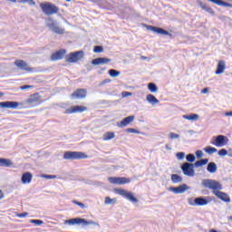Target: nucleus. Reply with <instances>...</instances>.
Here are the masks:
<instances>
[{
    "mask_svg": "<svg viewBox=\"0 0 232 232\" xmlns=\"http://www.w3.org/2000/svg\"><path fill=\"white\" fill-rule=\"evenodd\" d=\"M149 28L152 31L155 32L156 34H160V35H169V37H171V35H173L172 34H169V32L160 28V27H156L153 25L149 26Z\"/></svg>",
    "mask_w": 232,
    "mask_h": 232,
    "instance_id": "19",
    "label": "nucleus"
},
{
    "mask_svg": "<svg viewBox=\"0 0 232 232\" xmlns=\"http://www.w3.org/2000/svg\"><path fill=\"white\" fill-rule=\"evenodd\" d=\"M122 96H123V97H130V96H131V92H122Z\"/></svg>",
    "mask_w": 232,
    "mask_h": 232,
    "instance_id": "50",
    "label": "nucleus"
},
{
    "mask_svg": "<svg viewBox=\"0 0 232 232\" xmlns=\"http://www.w3.org/2000/svg\"><path fill=\"white\" fill-rule=\"evenodd\" d=\"M14 64L19 70H23L24 72H29V73L34 72V68L28 66V63L24 60H15Z\"/></svg>",
    "mask_w": 232,
    "mask_h": 232,
    "instance_id": "10",
    "label": "nucleus"
},
{
    "mask_svg": "<svg viewBox=\"0 0 232 232\" xmlns=\"http://www.w3.org/2000/svg\"><path fill=\"white\" fill-rule=\"evenodd\" d=\"M88 107L82 105H75L71 106L69 109L65 110V113L67 115H72L73 113H82L83 111H87Z\"/></svg>",
    "mask_w": 232,
    "mask_h": 232,
    "instance_id": "8",
    "label": "nucleus"
},
{
    "mask_svg": "<svg viewBox=\"0 0 232 232\" xmlns=\"http://www.w3.org/2000/svg\"><path fill=\"white\" fill-rule=\"evenodd\" d=\"M72 204H75L76 206H79L80 208H82V209H84V208H86V205H84V203L79 202L77 200H72Z\"/></svg>",
    "mask_w": 232,
    "mask_h": 232,
    "instance_id": "39",
    "label": "nucleus"
},
{
    "mask_svg": "<svg viewBox=\"0 0 232 232\" xmlns=\"http://www.w3.org/2000/svg\"><path fill=\"white\" fill-rule=\"evenodd\" d=\"M117 202V198H111L110 197L105 198V204H115Z\"/></svg>",
    "mask_w": 232,
    "mask_h": 232,
    "instance_id": "36",
    "label": "nucleus"
},
{
    "mask_svg": "<svg viewBox=\"0 0 232 232\" xmlns=\"http://www.w3.org/2000/svg\"><path fill=\"white\" fill-rule=\"evenodd\" d=\"M63 159L64 160H81L82 159H88V155L84 152L79 151H65Z\"/></svg>",
    "mask_w": 232,
    "mask_h": 232,
    "instance_id": "3",
    "label": "nucleus"
},
{
    "mask_svg": "<svg viewBox=\"0 0 232 232\" xmlns=\"http://www.w3.org/2000/svg\"><path fill=\"white\" fill-rule=\"evenodd\" d=\"M141 59H143L145 61V59H147V57L145 56H141Z\"/></svg>",
    "mask_w": 232,
    "mask_h": 232,
    "instance_id": "55",
    "label": "nucleus"
},
{
    "mask_svg": "<svg viewBox=\"0 0 232 232\" xmlns=\"http://www.w3.org/2000/svg\"><path fill=\"white\" fill-rule=\"evenodd\" d=\"M228 218H229V220H231V221H232V216H230Z\"/></svg>",
    "mask_w": 232,
    "mask_h": 232,
    "instance_id": "58",
    "label": "nucleus"
},
{
    "mask_svg": "<svg viewBox=\"0 0 232 232\" xmlns=\"http://www.w3.org/2000/svg\"><path fill=\"white\" fill-rule=\"evenodd\" d=\"M148 102H150V104H159V99H157V97H155V95L153 94H148L146 97Z\"/></svg>",
    "mask_w": 232,
    "mask_h": 232,
    "instance_id": "26",
    "label": "nucleus"
},
{
    "mask_svg": "<svg viewBox=\"0 0 232 232\" xmlns=\"http://www.w3.org/2000/svg\"><path fill=\"white\" fill-rule=\"evenodd\" d=\"M109 63H111V60L105 57L96 58L92 61V64H93V66H99L101 64H108Z\"/></svg>",
    "mask_w": 232,
    "mask_h": 232,
    "instance_id": "18",
    "label": "nucleus"
},
{
    "mask_svg": "<svg viewBox=\"0 0 232 232\" xmlns=\"http://www.w3.org/2000/svg\"><path fill=\"white\" fill-rule=\"evenodd\" d=\"M65 1H67L68 3H70V1H72V0H65Z\"/></svg>",
    "mask_w": 232,
    "mask_h": 232,
    "instance_id": "59",
    "label": "nucleus"
},
{
    "mask_svg": "<svg viewBox=\"0 0 232 232\" xmlns=\"http://www.w3.org/2000/svg\"><path fill=\"white\" fill-rule=\"evenodd\" d=\"M3 95H5V93H3V92H0V97H3Z\"/></svg>",
    "mask_w": 232,
    "mask_h": 232,
    "instance_id": "56",
    "label": "nucleus"
},
{
    "mask_svg": "<svg viewBox=\"0 0 232 232\" xmlns=\"http://www.w3.org/2000/svg\"><path fill=\"white\" fill-rule=\"evenodd\" d=\"M0 166L2 168H12L14 162L10 159L0 158Z\"/></svg>",
    "mask_w": 232,
    "mask_h": 232,
    "instance_id": "23",
    "label": "nucleus"
},
{
    "mask_svg": "<svg viewBox=\"0 0 232 232\" xmlns=\"http://www.w3.org/2000/svg\"><path fill=\"white\" fill-rule=\"evenodd\" d=\"M208 92H209V89H208V88H204V89L201 91V93L205 94V93H208Z\"/></svg>",
    "mask_w": 232,
    "mask_h": 232,
    "instance_id": "52",
    "label": "nucleus"
},
{
    "mask_svg": "<svg viewBox=\"0 0 232 232\" xmlns=\"http://www.w3.org/2000/svg\"><path fill=\"white\" fill-rule=\"evenodd\" d=\"M86 95H88V91L86 89H77L72 94V99H86Z\"/></svg>",
    "mask_w": 232,
    "mask_h": 232,
    "instance_id": "12",
    "label": "nucleus"
},
{
    "mask_svg": "<svg viewBox=\"0 0 232 232\" xmlns=\"http://www.w3.org/2000/svg\"><path fill=\"white\" fill-rule=\"evenodd\" d=\"M187 160H188V162H195V155L188 154L187 155Z\"/></svg>",
    "mask_w": 232,
    "mask_h": 232,
    "instance_id": "40",
    "label": "nucleus"
},
{
    "mask_svg": "<svg viewBox=\"0 0 232 232\" xmlns=\"http://www.w3.org/2000/svg\"><path fill=\"white\" fill-rule=\"evenodd\" d=\"M148 89L151 92V93H157V92H159V87H157V84L153 82H150L148 84Z\"/></svg>",
    "mask_w": 232,
    "mask_h": 232,
    "instance_id": "31",
    "label": "nucleus"
},
{
    "mask_svg": "<svg viewBox=\"0 0 232 232\" xmlns=\"http://www.w3.org/2000/svg\"><path fill=\"white\" fill-rule=\"evenodd\" d=\"M111 82L110 79H106V80L103 81V83L105 84L106 82Z\"/></svg>",
    "mask_w": 232,
    "mask_h": 232,
    "instance_id": "54",
    "label": "nucleus"
},
{
    "mask_svg": "<svg viewBox=\"0 0 232 232\" xmlns=\"http://www.w3.org/2000/svg\"><path fill=\"white\" fill-rule=\"evenodd\" d=\"M169 139L173 140V139H179V134L175 133V132H170L169 133Z\"/></svg>",
    "mask_w": 232,
    "mask_h": 232,
    "instance_id": "46",
    "label": "nucleus"
},
{
    "mask_svg": "<svg viewBox=\"0 0 232 232\" xmlns=\"http://www.w3.org/2000/svg\"><path fill=\"white\" fill-rule=\"evenodd\" d=\"M3 198H5V193L0 189V200H3Z\"/></svg>",
    "mask_w": 232,
    "mask_h": 232,
    "instance_id": "51",
    "label": "nucleus"
},
{
    "mask_svg": "<svg viewBox=\"0 0 232 232\" xmlns=\"http://www.w3.org/2000/svg\"><path fill=\"white\" fill-rule=\"evenodd\" d=\"M109 75L111 77H119V75H121V72H119V71L115 70V69H111L109 71Z\"/></svg>",
    "mask_w": 232,
    "mask_h": 232,
    "instance_id": "35",
    "label": "nucleus"
},
{
    "mask_svg": "<svg viewBox=\"0 0 232 232\" xmlns=\"http://www.w3.org/2000/svg\"><path fill=\"white\" fill-rule=\"evenodd\" d=\"M64 55H66V49H61L52 53L51 61H61L62 59H64Z\"/></svg>",
    "mask_w": 232,
    "mask_h": 232,
    "instance_id": "13",
    "label": "nucleus"
},
{
    "mask_svg": "<svg viewBox=\"0 0 232 232\" xmlns=\"http://www.w3.org/2000/svg\"><path fill=\"white\" fill-rule=\"evenodd\" d=\"M65 224H69V226H75L76 224H83V226H90V224H93V222L87 221L84 218H75L65 220Z\"/></svg>",
    "mask_w": 232,
    "mask_h": 232,
    "instance_id": "9",
    "label": "nucleus"
},
{
    "mask_svg": "<svg viewBox=\"0 0 232 232\" xmlns=\"http://www.w3.org/2000/svg\"><path fill=\"white\" fill-rule=\"evenodd\" d=\"M199 5L202 8V10H205L208 14H211V15H215V11L213 10V8L207 6L206 4L203 3H199Z\"/></svg>",
    "mask_w": 232,
    "mask_h": 232,
    "instance_id": "27",
    "label": "nucleus"
},
{
    "mask_svg": "<svg viewBox=\"0 0 232 232\" xmlns=\"http://www.w3.org/2000/svg\"><path fill=\"white\" fill-rule=\"evenodd\" d=\"M211 202V199L208 200L205 198H196L194 199L195 206H208Z\"/></svg>",
    "mask_w": 232,
    "mask_h": 232,
    "instance_id": "22",
    "label": "nucleus"
},
{
    "mask_svg": "<svg viewBox=\"0 0 232 232\" xmlns=\"http://www.w3.org/2000/svg\"><path fill=\"white\" fill-rule=\"evenodd\" d=\"M208 161H209V160H208V159L199 160L195 162L194 166L196 168H200L202 166H206V164H208Z\"/></svg>",
    "mask_w": 232,
    "mask_h": 232,
    "instance_id": "30",
    "label": "nucleus"
},
{
    "mask_svg": "<svg viewBox=\"0 0 232 232\" xmlns=\"http://www.w3.org/2000/svg\"><path fill=\"white\" fill-rule=\"evenodd\" d=\"M24 104H26L27 108H34L41 104V95L39 92L31 94L27 100L24 101Z\"/></svg>",
    "mask_w": 232,
    "mask_h": 232,
    "instance_id": "5",
    "label": "nucleus"
},
{
    "mask_svg": "<svg viewBox=\"0 0 232 232\" xmlns=\"http://www.w3.org/2000/svg\"><path fill=\"white\" fill-rule=\"evenodd\" d=\"M225 115H227V117H232V111L226 112Z\"/></svg>",
    "mask_w": 232,
    "mask_h": 232,
    "instance_id": "53",
    "label": "nucleus"
},
{
    "mask_svg": "<svg viewBox=\"0 0 232 232\" xmlns=\"http://www.w3.org/2000/svg\"><path fill=\"white\" fill-rule=\"evenodd\" d=\"M185 155L186 154L184 152H178L177 159H179V160H182V159H184Z\"/></svg>",
    "mask_w": 232,
    "mask_h": 232,
    "instance_id": "45",
    "label": "nucleus"
},
{
    "mask_svg": "<svg viewBox=\"0 0 232 232\" xmlns=\"http://www.w3.org/2000/svg\"><path fill=\"white\" fill-rule=\"evenodd\" d=\"M181 169L184 173V175H187V177H194L195 176V169H193V164L185 162L183 163Z\"/></svg>",
    "mask_w": 232,
    "mask_h": 232,
    "instance_id": "11",
    "label": "nucleus"
},
{
    "mask_svg": "<svg viewBox=\"0 0 232 232\" xmlns=\"http://www.w3.org/2000/svg\"><path fill=\"white\" fill-rule=\"evenodd\" d=\"M111 139H115V133L114 132H106L103 135V140H111Z\"/></svg>",
    "mask_w": 232,
    "mask_h": 232,
    "instance_id": "33",
    "label": "nucleus"
},
{
    "mask_svg": "<svg viewBox=\"0 0 232 232\" xmlns=\"http://www.w3.org/2000/svg\"><path fill=\"white\" fill-rule=\"evenodd\" d=\"M114 193H117L118 195H121V197H123L124 198H127V200H130V202H133V204H137L139 202V199L135 198L132 192H128L126 189L123 188H114Z\"/></svg>",
    "mask_w": 232,
    "mask_h": 232,
    "instance_id": "6",
    "label": "nucleus"
},
{
    "mask_svg": "<svg viewBox=\"0 0 232 232\" xmlns=\"http://www.w3.org/2000/svg\"><path fill=\"white\" fill-rule=\"evenodd\" d=\"M19 3H28L31 6H35V1L34 0H20Z\"/></svg>",
    "mask_w": 232,
    "mask_h": 232,
    "instance_id": "38",
    "label": "nucleus"
},
{
    "mask_svg": "<svg viewBox=\"0 0 232 232\" xmlns=\"http://www.w3.org/2000/svg\"><path fill=\"white\" fill-rule=\"evenodd\" d=\"M207 169L209 173H216L217 172V164L215 162L208 163Z\"/></svg>",
    "mask_w": 232,
    "mask_h": 232,
    "instance_id": "28",
    "label": "nucleus"
},
{
    "mask_svg": "<svg viewBox=\"0 0 232 232\" xmlns=\"http://www.w3.org/2000/svg\"><path fill=\"white\" fill-rule=\"evenodd\" d=\"M210 3H214V5H218V6H225L226 8H232V4L225 2L223 0H208Z\"/></svg>",
    "mask_w": 232,
    "mask_h": 232,
    "instance_id": "24",
    "label": "nucleus"
},
{
    "mask_svg": "<svg viewBox=\"0 0 232 232\" xmlns=\"http://www.w3.org/2000/svg\"><path fill=\"white\" fill-rule=\"evenodd\" d=\"M206 153H208V155H212V153H217V148L208 146L205 149Z\"/></svg>",
    "mask_w": 232,
    "mask_h": 232,
    "instance_id": "34",
    "label": "nucleus"
},
{
    "mask_svg": "<svg viewBox=\"0 0 232 232\" xmlns=\"http://www.w3.org/2000/svg\"><path fill=\"white\" fill-rule=\"evenodd\" d=\"M169 191H172V193H175L176 195L184 193L185 191H188V189H189V187H188V185L186 184H182L179 187H170Z\"/></svg>",
    "mask_w": 232,
    "mask_h": 232,
    "instance_id": "16",
    "label": "nucleus"
},
{
    "mask_svg": "<svg viewBox=\"0 0 232 232\" xmlns=\"http://www.w3.org/2000/svg\"><path fill=\"white\" fill-rule=\"evenodd\" d=\"M30 88H34V85H23L20 90H30Z\"/></svg>",
    "mask_w": 232,
    "mask_h": 232,
    "instance_id": "48",
    "label": "nucleus"
},
{
    "mask_svg": "<svg viewBox=\"0 0 232 232\" xmlns=\"http://www.w3.org/2000/svg\"><path fill=\"white\" fill-rule=\"evenodd\" d=\"M218 155L220 157H226V155H227V150L226 149H221L219 151H218Z\"/></svg>",
    "mask_w": 232,
    "mask_h": 232,
    "instance_id": "42",
    "label": "nucleus"
},
{
    "mask_svg": "<svg viewBox=\"0 0 232 232\" xmlns=\"http://www.w3.org/2000/svg\"><path fill=\"white\" fill-rule=\"evenodd\" d=\"M196 156L198 157V159H201V157L204 156V152H202V150H197Z\"/></svg>",
    "mask_w": 232,
    "mask_h": 232,
    "instance_id": "47",
    "label": "nucleus"
},
{
    "mask_svg": "<svg viewBox=\"0 0 232 232\" xmlns=\"http://www.w3.org/2000/svg\"><path fill=\"white\" fill-rule=\"evenodd\" d=\"M40 8L45 15H53L55 14H59V6L50 2L41 3Z\"/></svg>",
    "mask_w": 232,
    "mask_h": 232,
    "instance_id": "2",
    "label": "nucleus"
},
{
    "mask_svg": "<svg viewBox=\"0 0 232 232\" xmlns=\"http://www.w3.org/2000/svg\"><path fill=\"white\" fill-rule=\"evenodd\" d=\"M212 144L217 146V148H222L227 144V138L224 135H219L216 138L215 142H212Z\"/></svg>",
    "mask_w": 232,
    "mask_h": 232,
    "instance_id": "15",
    "label": "nucleus"
},
{
    "mask_svg": "<svg viewBox=\"0 0 232 232\" xmlns=\"http://www.w3.org/2000/svg\"><path fill=\"white\" fill-rule=\"evenodd\" d=\"M183 119H186V121H198V114L183 115Z\"/></svg>",
    "mask_w": 232,
    "mask_h": 232,
    "instance_id": "29",
    "label": "nucleus"
},
{
    "mask_svg": "<svg viewBox=\"0 0 232 232\" xmlns=\"http://www.w3.org/2000/svg\"><path fill=\"white\" fill-rule=\"evenodd\" d=\"M225 70H226V62H224L223 60H220L218 63V67L215 73L216 75H220V73H224Z\"/></svg>",
    "mask_w": 232,
    "mask_h": 232,
    "instance_id": "21",
    "label": "nucleus"
},
{
    "mask_svg": "<svg viewBox=\"0 0 232 232\" xmlns=\"http://www.w3.org/2000/svg\"><path fill=\"white\" fill-rule=\"evenodd\" d=\"M31 224H35L36 226H41L42 224H44V222H43V220H40V219H32Z\"/></svg>",
    "mask_w": 232,
    "mask_h": 232,
    "instance_id": "41",
    "label": "nucleus"
},
{
    "mask_svg": "<svg viewBox=\"0 0 232 232\" xmlns=\"http://www.w3.org/2000/svg\"><path fill=\"white\" fill-rule=\"evenodd\" d=\"M126 131H127V133H137V134L140 133V131H139L138 130H135L133 128H129L126 130Z\"/></svg>",
    "mask_w": 232,
    "mask_h": 232,
    "instance_id": "43",
    "label": "nucleus"
},
{
    "mask_svg": "<svg viewBox=\"0 0 232 232\" xmlns=\"http://www.w3.org/2000/svg\"><path fill=\"white\" fill-rule=\"evenodd\" d=\"M171 180L174 184H178V182H182V177H180L179 174H172Z\"/></svg>",
    "mask_w": 232,
    "mask_h": 232,
    "instance_id": "32",
    "label": "nucleus"
},
{
    "mask_svg": "<svg viewBox=\"0 0 232 232\" xmlns=\"http://www.w3.org/2000/svg\"><path fill=\"white\" fill-rule=\"evenodd\" d=\"M104 48L101 45H96L94 46L93 52L94 53H101L102 52H103Z\"/></svg>",
    "mask_w": 232,
    "mask_h": 232,
    "instance_id": "37",
    "label": "nucleus"
},
{
    "mask_svg": "<svg viewBox=\"0 0 232 232\" xmlns=\"http://www.w3.org/2000/svg\"><path fill=\"white\" fill-rule=\"evenodd\" d=\"M34 176L30 172H25L22 175V183L23 184H30L32 182V179Z\"/></svg>",
    "mask_w": 232,
    "mask_h": 232,
    "instance_id": "25",
    "label": "nucleus"
},
{
    "mask_svg": "<svg viewBox=\"0 0 232 232\" xmlns=\"http://www.w3.org/2000/svg\"><path fill=\"white\" fill-rule=\"evenodd\" d=\"M9 1H12V3H16V0H9Z\"/></svg>",
    "mask_w": 232,
    "mask_h": 232,
    "instance_id": "57",
    "label": "nucleus"
},
{
    "mask_svg": "<svg viewBox=\"0 0 232 232\" xmlns=\"http://www.w3.org/2000/svg\"><path fill=\"white\" fill-rule=\"evenodd\" d=\"M108 180L111 184H118V186H122L124 184H130L131 182V179L130 178H117V177H110Z\"/></svg>",
    "mask_w": 232,
    "mask_h": 232,
    "instance_id": "7",
    "label": "nucleus"
},
{
    "mask_svg": "<svg viewBox=\"0 0 232 232\" xmlns=\"http://www.w3.org/2000/svg\"><path fill=\"white\" fill-rule=\"evenodd\" d=\"M1 108H7L11 110H15V108H19V106H23V103L18 102H0Z\"/></svg>",
    "mask_w": 232,
    "mask_h": 232,
    "instance_id": "14",
    "label": "nucleus"
},
{
    "mask_svg": "<svg viewBox=\"0 0 232 232\" xmlns=\"http://www.w3.org/2000/svg\"><path fill=\"white\" fill-rule=\"evenodd\" d=\"M48 27L54 32V34H58L59 35H63L64 34V29L61 28L58 26L57 24L54 22H52L51 24H48Z\"/></svg>",
    "mask_w": 232,
    "mask_h": 232,
    "instance_id": "17",
    "label": "nucleus"
},
{
    "mask_svg": "<svg viewBox=\"0 0 232 232\" xmlns=\"http://www.w3.org/2000/svg\"><path fill=\"white\" fill-rule=\"evenodd\" d=\"M17 217H19V218H24V217H28V213L24 212V213L18 214Z\"/></svg>",
    "mask_w": 232,
    "mask_h": 232,
    "instance_id": "49",
    "label": "nucleus"
},
{
    "mask_svg": "<svg viewBox=\"0 0 232 232\" xmlns=\"http://www.w3.org/2000/svg\"><path fill=\"white\" fill-rule=\"evenodd\" d=\"M202 186L207 189H212L213 195L218 197L223 202H231V198L227 193L220 191L222 189V184L215 179H203Z\"/></svg>",
    "mask_w": 232,
    "mask_h": 232,
    "instance_id": "1",
    "label": "nucleus"
},
{
    "mask_svg": "<svg viewBox=\"0 0 232 232\" xmlns=\"http://www.w3.org/2000/svg\"><path fill=\"white\" fill-rule=\"evenodd\" d=\"M42 178L43 179H47V180H50L52 179H56V176L44 174V175H42Z\"/></svg>",
    "mask_w": 232,
    "mask_h": 232,
    "instance_id": "44",
    "label": "nucleus"
},
{
    "mask_svg": "<svg viewBox=\"0 0 232 232\" xmlns=\"http://www.w3.org/2000/svg\"><path fill=\"white\" fill-rule=\"evenodd\" d=\"M134 120L135 116L126 117L118 124V126L120 128H125V126H128V124H131V122H133Z\"/></svg>",
    "mask_w": 232,
    "mask_h": 232,
    "instance_id": "20",
    "label": "nucleus"
},
{
    "mask_svg": "<svg viewBox=\"0 0 232 232\" xmlns=\"http://www.w3.org/2000/svg\"><path fill=\"white\" fill-rule=\"evenodd\" d=\"M83 57H84L83 51L70 53L65 57V63H79V61H81V59H83Z\"/></svg>",
    "mask_w": 232,
    "mask_h": 232,
    "instance_id": "4",
    "label": "nucleus"
}]
</instances>
